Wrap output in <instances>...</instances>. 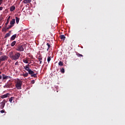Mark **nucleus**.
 I'll return each instance as SVG.
<instances>
[{
  "instance_id": "1",
  "label": "nucleus",
  "mask_w": 125,
  "mask_h": 125,
  "mask_svg": "<svg viewBox=\"0 0 125 125\" xmlns=\"http://www.w3.org/2000/svg\"><path fill=\"white\" fill-rule=\"evenodd\" d=\"M12 52L10 53V57L13 60H18L19 57L21 56V54L19 52H16L15 55H12Z\"/></svg>"
},
{
  "instance_id": "2",
  "label": "nucleus",
  "mask_w": 125,
  "mask_h": 125,
  "mask_svg": "<svg viewBox=\"0 0 125 125\" xmlns=\"http://www.w3.org/2000/svg\"><path fill=\"white\" fill-rule=\"evenodd\" d=\"M26 48V44H22L21 45H18L16 50L17 51H21L23 52L24 51V49Z\"/></svg>"
},
{
  "instance_id": "3",
  "label": "nucleus",
  "mask_w": 125,
  "mask_h": 125,
  "mask_svg": "<svg viewBox=\"0 0 125 125\" xmlns=\"http://www.w3.org/2000/svg\"><path fill=\"white\" fill-rule=\"evenodd\" d=\"M16 87L17 89H22V81L21 80L16 81Z\"/></svg>"
},
{
  "instance_id": "4",
  "label": "nucleus",
  "mask_w": 125,
  "mask_h": 125,
  "mask_svg": "<svg viewBox=\"0 0 125 125\" xmlns=\"http://www.w3.org/2000/svg\"><path fill=\"white\" fill-rule=\"evenodd\" d=\"M28 74L31 75V77H34V78H37V75H38V73H35V72L32 70V69L28 71Z\"/></svg>"
},
{
  "instance_id": "5",
  "label": "nucleus",
  "mask_w": 125,
  "mask_h": 125,
  "mask_svg": "<svg viewBox=\"0 0 125 125\" xmlns=\"http://www.w3.org/2000/svg\"><path fill=\"white\" fill-rule=\"evenodd\" d=\"M8 59V57L6 55H3L0 57V61L1 62V61H5Z\"/></svg>"
},
{
  "instance_id": "6",
  "label": "nucleus",
  "mask_w": 125,
  "mask_h": 125,
  "mask_svg": "<svg viewBox=\"0 0 125 125\" xmlns=\"http://www.w3.org/2000/svg\"><path fill=\"white\" fill-rule=\"evenodd\" d=\"M10 95V94L7 93L5 94H4L3 95L0 96V98H1L2 99H4V98H7V97H8V96H9Z\"/></svg>"
},
{
  "instance_id": "7",
  "label": "nucleus",
  "mask_w": 125,
  "mask_h": 125,
  "mask_svg": "<svg viewBox=\"0 0 125 125\" xmlns=\"http://www.w3.org/2000/svg\"><path fill=\"white\" fill-rule=\"evenodd\" d=\"M2 80H7V79H10V76H5L4 74H2Z\"/></svg>"
},
{
  "instance_id": "8",
  "label": "nucleus",
  "mask_w": 125,
  "mask_h": 125,
  "mask_svg": "<svg viewBox=\"0 0 125 125\" xmlns=\"http://www.w3.org/2000/svg\"><path fill=\"white\" fill-rule=\"evenodd\" d=\"M1 105L0 108L1 109H3L4 108V106L5 105V102H2L0 103Z\"/></svg>"
},
{
  "instance_id": "9",
  "label": "nucleus",
  "mask_w": 125,
  "mask_h": 125,
  "mask_svg": "<svg viewBox=\"0 0 125 125\" xmlns=\"http://www.w3.org/2000/svg\"><path fill=\"white\" fill-rule=\"evenodd\" d=\"M11 34V31H9V33L6 34L4 38L6 39V38H8V37H10V34Z\"/></svg>"
},
{
  "instance_id": "10",
  "label": "nucleus",
  "mask_w": 125,
  "mask_h": 125,
  "mask_svg": "<svg viewBox=\"0 0 125 125\" xmlns=\"http://www.w3.org/2000/svg\"><path fill=\"white\" fill-rule=\"evenodd\" d=\"M16 37H17V34H15L13 35L11 37V41H14L15 39L16 38Z\"/></svg>"
},
{
  "instance_id": "11",
  "label": "nucleus",
  "mask_w": 125,
  "mask_h": 125,
  "mask_svg": "<svg viewBox=\"0 0 125 125\" xmlns=\"http://www.w3.org/2000/svg\"><path fill=\"white\" fill-rule=\"evenodd\" d=\"M10 103H13L14 102V97H11L9 100Z\"/></svg>"
},
{
  "instance_id": "12",
  "label": "nucleus",
  "mask_w": 125,
  "mask_h": 125,
  "mask_svg": "<svg viewBox=\"0 0 125 125\" xmlns=\"http://www.w3.org/2000/svg\"><path fill=\"white\" fill-rule=\"evenodd\" d=\"M10 25H14L15 24V19H13L12 21L10 22Z\"/></svg>"
},
{
  "instance_id": "13",
  "label": "nucleus",
  "mask_w": 125,
  "mask_h": 125,
  "mask_svg": "<svg viewBox=\"0 0 125 125\" xmlns=\"http://www.w3.org/2000/svg\"><path fill=\"white\" fill-rule=\"evenodd\" d=\"M22 62L25 64H29V62L28 61V60H27V59H23L22 60Z\"/></svg>"
},
{
  "instance_id": "14",
  "label": "nucleus",
  "mask_w": 125,
  "mask_h": 125,
  "mask_svg": "<svg viewBox=\"0 0 125 125\" xmlns=\"http://www.w3.org/2000/svg\"><path fill=\"white\" fill-rule=\"evenodd\" d=\"M10 10L11 12H12V11H14V10H15V6H12L10 8Z\"/></svg>"
},
{
  "instance_id": "15",
  "label": "nucleus",
  "mask_w": 125,
  "mask_h": 125,
  "mask_svg": "<svg viewBox=\"0 0 125 125\" xmlns=\"http://www.w3.org/2000/svg\"><path fill=\"white\" fill-rule=\"evenodd\" d=\"M24 69H25V70H26V71H27V72L31 70V69H30V67H29V66H24Z\"/></svg>"
},
{
  "instance_id": "16",
  "label": "nucleus",
  "mask_w": 125,
  "mask_h": 125,
  "mask_svg": "<svg viewBox=\"0 0 125 125\" xmlns=\"http://www.w3.org/2000/svg\"><path fill=\"white\" fill-rule=\"evenodd\" d=\"M32 1V0H24L23 3H30Z\"/></svg>"
},
{
  "instance_id": "17",
  "label": "nucleus",
  "mask_w": 125,
  "mask_h": 125,
  "mask_svg": "<svg viewBox=\"0 0 125 125\" xmlns=\"http://www.w3.org/2000/svg\"><path fill=\"white\" fill-rule=\"evenodd\" d=\"M60 38L61 40H63V41H65V39H66V37L64 35H61Z\"/></svg>"
},
{
  "instance_id": "18",
  "label": "nucleus",
  "mask_w": 125,
  "mask_h": 125,
  "mask_svg": "<svg viewBox=\"0 0 125 125\" xmlns=\"http://www.w3.org/2000/svg\"><path fill=\"white\" fill-rule=\"evenodd\" d=\"M20 20V18L17 17H16V21L17 24H18L19 23Z\"/></svg>"
},
{
  "instance_id": "19",
  "label": "nucleus",
  "mask_w": 125,
  "mask_h": 125,
  "mask_svg": "<svg viewBox=\"0 0 125 125\" xmlns=\"http://www.w3.org/2000/svg\"><path fill=\"white\" fill-rule=\"evenodd\" d=\"M28 75H29V73H24V74H22V76H23L24 78H26V77H28Z\"/></svg>"
},
{
  "instance_id": "20",
  "label": "nucleus",
  "mask_w": 125,
  "mask_h": 125,
  "mask_svg": "<svg viewBox=\"0 0 125 125\" xmlns=\"http://www.w3.org/2000/svg\"><path fill=\"white\" fill-rule=\"evenodd\" d=\"M16 44V41H13L11 43V46H14Z\"/></svg>"
},
{
  "instance_id": "21",
  "label": "nucleus",
  "mask_w": 125,
  "mask_h": 125,
  "mask_svg": "<svg viewBox=\"0 0 125 125\" xmlns=\"http://www.w3.org/2000/svg\"><path fill=\"white\" fill-rule=\"evenodd\" d=\"M46 45L47 46V51L49 50V48H50V44L49 43H46Z\"/></svg>"
},
{
  "instance_id": "22",
  "label": "nucleus",
  "mask_w": 125,
  "mask_h": 125,
  "mask_svg": "<svg viewBox=\"0 0 125 125\" xmlns=\"http://www.w3.org/2000/svg\"><path fill=\"white\" fill-rule=\"evenodd\" d=\"M50 60H51V57L48 56V58H47V62H48V63H49V62H50Z\"/></svg>"
},
{
  "instance_id": "23",
  "label": "nucleus",
  "mask_w": 125,
  "mask_h": 125,
  "mask_svg": "<svg viewBox=\"0 0 125 125\" xmlns=\"http://www.w3.org/2000/svg\"><path fill=\"white\" fill-rule=\"evenodd\" d=\"M58 64H59V66H63V62H62V61H60Z\"/></svg>"
},
{
  "instance_id": "24",
  "label": "nucleus",
  "mask_w": 125,
  "mask_h": 125,
  "mask_svg": "<svg viewBox=\"0 0 125 125\" xmlns=\"http://www.w3.org/2000/svg\"><path fill=\"white\" fill-rule=\"evenodd\" d=\"M76 55L78 56V57H83V55L80 54V53H77Z\"/></svg>"
},
{
  "instance_id": "25",
  "label": "nucleus",
  "mask_w": 125,
  "mask_h": 125,
  "mask_svg": "<svg viewBox=\"0 0 125 125\" xmlns=\"http://www.w3.org/2000/svg\"><path fill=\"white\" fill-rule=\"evenodd\" d=\"M38 60H39V61H42V57L41 56H39L38 57Z\"/></svg>"
},
{
  "instance_id": "26",
  "label": "nucleus",
  "mask_w": 125,
  "mask_h": 125,
  "mask_svg": "<svg viewBox=\"0 0 125 125\" xmlns=\"http://www.w3.org/2000/svg\"><path fill=\"white\" fill-rule=\"evenodd\" d=\"M61 73H62V74H64L65 73V69L64 68H62L61 70Z\"/></svg>"
},
{
  "instance_id": "27",
  "label": "nucleus",
  "mask_w": 125,
  "mask_h": 125,
  "mask_svg": "<svg viewBox=\"0 0 125 125\" xmlns=\"http://www.w3.org/2000/svg\"><path fill=\"white\" fill-rule=\"evenodd\" d=\"M13 26H14V25L10 24V25L9 26L7 27L6 30H8L9 29H11V28H12V27H13Z\"/></svg>"
},
{
  "instance_id": "28",
  "label": "nucleus",
  "mask_w": 125,
  "mask_h": 125,
  "mask_svg": "<svg viewBox=\"0 0 125 125\" xmlns=\"http://www.w3.org/2000/svg\"><path fill=\"white\" fill-rule=\"evenodd\" d=\"M9 21H10L9 20H7L6 22L5 23L6 25H8V23H9Z\"/></svg>"
},
{
  "instance_id": "29",
  "label": "nucleus",
  "mask_w": 125,
  "mask_h": 125,
  "mask_svg": "<svg viewBox=\"0 0 125 125\" xmlns=\"http://www.w3.org/2000/svg\"><path fill=\"white\" fill-rule=\"evenodd\" d=\"M31 83H32V84H34V83H35V80H32L31 82Z\"/></svg>"
},
{
  "instance_id": "30",
  "label": "nucleus",
  "mask_w": 125,
  "mask_h": 125,
  "mask_svg": "<svg viewBox=\"0 0 125 125\" xmlns=\"http://www.w3.org/2000/svg\"><path fill=\"white\" fill-rule=\"evenodd\" d=\"M15 65L16 66H17V65H18V62H15Z\"/></svg>"
},
{
  "instance_id": "31",
  "label": "nucleus",
  "mask_w": 125,
  "mask_h": 125,
  "mask_svg": "<svg viewBox=\"0 0 125 125\" xmlns=\"http://www.w3.org/2000/svg\"><path fill=\"white\" fill-rule=\"evenodd\" d=\"M3 9V8L2 7H0V10H2Z\"/></svg>"
},
{
  "instance_id": "32",
  "label": "nucleus",
  "mask_w": 125,
  "mask_h": 125,
  "mask_svg": "<svg viewBox=\"0 0 125 125\" xmlns=\"http://www.w3.org/2000/svg\"><path fill=\"white\" fill-rule=\"evenodd\" d=\"M5 102V103H6V102H7V101L5 100H3V101H2V102Z\"/></svg>"
},
{
  "instance_id": "33",
  "label": "nucleus",
  "mask_w": 125,
  "mask_h": 125,
  "mask_svg": "<svg viewBox=\"0 0 125 125\" xmlns=\"http://www.w3.org/2000/svg\"><path fill=\"white\" fill-rule=\"evenodd\" d=\"M7 20H10V16H9Z\"/></svg>"
},
{
  "instance_id": "34",
  "label": "nucleus",
  "mask_w": 125,
  "mask_h": 125,
  "mask_svg": "<svg viewBox=\"0 0 125 125\" xmlns=\"http://www.w3.org/2000/svg\"><path fill=\"white\" fill-rule=\"evenodd\" d=\"M1 79H2V76H1V75H0V80H1Z\"/></svg>"
},
{
  "instance_id": "35",
  "label": "nucleus",
  "mask_w": 125,
  "mask_h": 125,
  "mask_svg": "<svg viewBox=\"0 0 125 125\" xmlns=\"http://www.w3.org/2000/svg\"><path fill=\"white\" fill-rule=\"evenodd\" d=\"M26 66H27V67H29V66H30V63H28V64H27Z\"/></svg>"
},
{
  "instance_id": "36",
  "label": "nucleus",
  "mask_w": 125,
  "mask_h": 125,
  "mask_svg": "<svg viewBox=\"0 0 125 125\" xmlns=\"http://www.w3.org/2000/svg\"><path fill=\"white\" fill-rule=\"evenodd\" d=\"M39 62H40V64H42V61H39Z\"/></svg>"
},
{
  "instance_id": "37",
  "label": "nucleus",
  "mask_w": 125,
  "mask_h": 125,
  "mask_svg": "<svg viewBox=\"0 0 125 125\" xmlns=\"http://www.w3.org/2000/svg\"><path fill=\"white\" fill-rule=\"evenodd\" d=\"M2 31H5V28L3 29Z\"/></svg>"
},
{
  "instance_id": "38",
  "label": "nucleus",
  "mask_w": 125,
  "mask_h": 125,
  "mask_svg": "<svg viewBox=\"0 0 125 125\" xmlns=\"http://www.w3.org/2000/svg\"><path fill=\"white\" fill-rule=\"evenodd\" d=\"M3 0H0V2H1V1H2Z\"/></svg>"
},
{
  "instance_id": "39",
  "label": "nucleus",
  "mask_w": 125,
  "mask_h": 125,
  "mask_svg": "<svg viewBox=\"0 0 125 125\" xmlns=\"http://www.w3.org/2000/svg\"><path fill=\"white\" fill-rule=\"evenodd\" d=\"M1 29V27L0 26V29Z\"/></svg>"
},
{
  "instance_id": "40",
  "label": "nucleus",
  "mask_w": 125,
  "mask_h": 125,
  "mask_svg": "<svg viewBox=\"0 0 125 125\" xmlns=\"http://www.w3.org/2000/svg\"><path fill=\"white\" fill-rule=\"evenodd\" d=\"M1 74V72L0 71V75Z\"/></svg>"
},
{
  "instance_id": "41",
  "label": "nucleus",
  "mask_w": 125,
  "mask_h": 125,
  "mask_svg": "<svg viewBox=\"0 0 125 125\" xmlns=\"http://www.w3.org/2000/svg\"><path fill=\"white\" fill-rule=\"evenodd\" d=\"M1 4V3H0V5Z\"/></svg>"
},
{
  "instance_id": "42",
  "label": "nucleus",
  "mask_w": 125,
  "mask_h": 125,
  "mask_svg": "<svg viewBox=\"0 0 125 125\" xmlns=\"http://www.w3.org/2000/svg\"><path fill=\"white\" fill-rule=\"evenodd\" d=\"M1 62H0V64Z\"/></svg>"
}]
</instances>
